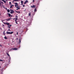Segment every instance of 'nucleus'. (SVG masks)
I'll return each instance as SVG.
<instances>
[{
    "instance_id": "obj_1",
    "label": "nucleus",
    "mask_w": 74,
    "mask_h": 74,
    "mask_svg": "<svg viewBox=\"0 0 74 74\" xmlns=\"http://www.w3.org/2000/svg\"><path fill=\"white\" fill-rule=\"evenodd\" d=\"M14 33V32H6V33L8 34H12V33Z\"/></svg>"
},
{
    "instance_id": "obj_21",
    "label": "nucleus",
    "mask_w": 74,
    "mask_h": 74,
    "mask_svg": "<svg viewBox=\"0 0 74 74\" xmlns=\"http://www.w3.org/2000/svg\"><path fill=\"white\" fill-rule=\"evenodd\" d=\"M21 3H23V1H21Z\"/></svg>"
},
{
    "instance_id": "obj_43",
    "label": "nucleus",
    "mask_w": 74,
    "mask_h": 74,
    "mask_svg": "<svg viewBox=\"0 0 74 74\" xmlns=\"http://www.w3.org/2000/svg\"><path fill=\"white\" fill-rule=\"evenodd\" d=\"M0 68H1V66H0Z\"/></svg>"
},
{
    "instance_id": "obj_18",
    "label": "nucleus",
    "mask_w": 74,
    "mask_h": 74,
    "mask_svg": "<svg viewBox=\"0 0 74 74\" xmlns=\"http://www.w3.org/2000/svg\"><path fill=\"white\" fill-rule=\"evenodd\" d=\"M7 11H8V12H10V10L9 9Z\"/></svg>"
},
{
    "instance_id": "obj_25",
    "label": "nucleus",
    "mask_w": 74,
    "mask_h": 74,
    "mask_svg": "<svg viewBox=\"0 0 74 74\" xmlns=\"http://www.w3.org/2000/svg\"><path fill=\"white\" fill-rule=\"evenodd\" d=\"M3 62V60H2L0 59V62Z\"/></svg>"
},
{
    "instance_id": "obj_19",
    "label": "nucleus",
    "mask_w": 74,
    "mask_h": 74,
    "mask_svg": "<svg viewBox=\"0 0 74 74\" xmlns=\"http://www.w3.org/2000/svg\"><path fill=\"white\" fill-rule=\"evenodd\" d=\"M7 25H10V23H7Z\"/></svg>"
},
{
    "instance_id": "obj_35",
    "label": "nucleus",
    "mask_w": 74,
    "mask_h": 74,
    "mask_svg": "<svg viewBox=\"0 0 74 74\" xmlns=\"http://www.w3.org/2000/svg\"><path fill=\"white\" fill-rule=\"evenodd\" d=\"M0 46H1V47H3V46L2 45H1L0 44Z\"/></svg>"
},
{
    "instance_id": "obj_33",
    "label": "nucleus",
    "mask_w": 74,
    "mask_h": 74,
    "mask_svg": "<svg viewBox=\"0 0 74 74\" xmlns=\"http://www.w3.org/2000/svg\"><path fill=\"white\" fill-rule=\"evenodd\" d=\"M18 32H17V35H18Z\"/></svg>"
},
{
    "instance_id": "obj_26",
    "label": "nucleus",
    "mask_w": 74,
    "mask_h": 74,
    "mask_svg": "<svg viewBox=\"0 0 74 74\" xmlns=\"http://www.w3.org/2000/svg\"><path fill=\"white\" fill-rule=\"evenodd\" d=\"M9 4L10 5H11V2H9Z\"/></svg>"
},
{
    "instance_id": "obj_24",
    "label": "nucleus",
    "mask_w": 74,
    "mask_h": 74,
    "mask_svg": "<svg viewBox=\"0 0 74 74\" xmlns=\"http://www.w3.org/2000/svg\"><path fill=\"white\" fill-rule=\"evenodd\" d=\"M10 8H12V6L11 5V6L10 7Z\"/></svg>"
},
{
    "instance_id": "obj_15",
    "label": "nucleus",
    "mask_w": 74,
    "mask_h": 74,
    "mask_svg": "<svg viewBox=\"0 0 74 74\" xmlns=\"http://www.w3.org/2000/svg\"><path fill=\"white\" fill-rule=\"evenodd\" d=\"M31 15V13H29L28 14L29 16H30Z\"/></svg>"
},
{
    "instance_id": "obj_37",
    "label": "nucleus",
    "mask_w": 74,
    "mask_h": 74,
    "mask_svg": "<svg viewBox=\"0 0 74 74\" xmlns=\"http://www.w3.org/2000/svg\"><path fill=\"white\" fill-rule=\"evenodd\" d=\"M16 10H18V8H17L16 9Z\"/></svg>"
},
{
    "instance_id": "obj_10",
    "label": "nucleus",
    "mask_w": 74,
    "mask_h": 74,
    "mask_svg": "<svg viewBox=\"0 0 74 74\" xmlns=\"http://www.w3.org/2000/svg\"><path fill=\"white\" fill-rule=\"evenodd\" d=\"M19 1V0H13V1H17V2H18V1Z\"/></svg>"
},
{
    "instance_id": "obj_36",
    "label": "nucleus",
    "mask_w": 74,
    "mask_h": 74,
    "mask_svg": "<svg viewBox=\"0 0 74 74\" xmlns=\"http://www.w3.org/2000/svg\"><path fill=\"white\" fill-rule=\"evenodd\" d=\"M12 5V6H14V5Z\"/></svg>"
},
{
    "instance_id": "obj_32",
    "label": "nucleus",
    "mask_w": 74,
    "mask_h": 74,
    "mask_svg": "<svg viewBox=\"0 0 74 74\" xmlns=\"http://www.w3.org/2000/svg\"><path fill=\"white\" fill-rule=\"evenodd\" d=\"M19 42H21V40L20 39H19Z\"/></svg>"
},
{
    "instance_id": "obj_22",
    "label": "nucleus",
    "mask_w": 74,
    "mask_h": 74,
    "mask_svg": "<svg viewBox=\"0 0 74 74\" xmlns=\"http://www.w3.org/2000/svg\"><path fill=\"white\" fill-rule=\"evenodd\" d=\"M7 23H3L4 24H5V25H7Z\"/></svg>"
},
{
    "instance_id": "obj_2",
    "label": "nucleus",
    "mask_w": 74,
    "mask_h": 74,
    "mask_svg": "<svg viewBox=\"0 0 74 74\" xmlns=\"http://www.w3.org/2000/svg\"><path fill=\"white\" fill-rule=\"evenodd\" d=\"M14 4H15V7H18V4L17 3H14Z\"/></svg>"
},
{
    "instance_id": "obj_23",
    "label": "nucleus",
    "mask_w": 74,
    "mask_h": 74,
    "mask_svg": "<svg viewBox=\"0 0 74 74\" xmlns=\"http://www.w3.org/2000/svg\"><path fill=\"white\" fill-rule=\"evenodd\" d=\"M3 1V2H4L5 3H6V1H4V0Z\"/></svg>"
},
{
    "instance_id": "obj_39",
    "label": "nucleus",
    "mask_w": 74,
    "mask_h": 74,
    "mask_svg": "<svg viewBox=\"0 0 74 74\" xmlns=\"http://www.w3.org/2000/svg\"><path fill=\"white\" fill-rule=\"evenodd\" d=\"M21 5H23V3H21Z\"/></svg>"
},
{
    "instance_id": "obj_4",
    "label": "nucleus",
    "mask_w": 74,
    "mask_h": 74,
    "mask_svg": "<svg viewBox=\"0 0 74 74\" xmlns=\"http://www.w3.org/2000/svg\"><path fill=\"white\" fill-rule=\"evenodd\" d=\"M10 11H11V12H10V14H12L13 13H14V10H11Z\"/></svg>"
},
{
    "instance_id": "obj_41",
    "label": "nucleus",
    "mask_w": 74,
    "mask_h": 74,
    "mask_svg": "<svg viewBox=\"0 0 74 74\" xmlns=\"http://www.w3.org/2000/svg\"><path fill=\"white\" fill-rule=\"evenodd\" d=\"M26 11V9H25V10H24L25 11Z\"/></svg>"
},
{
    "instance_id": "obj_8",
    "label": "nucleus",
    "mask_w": 74,
    "mask_h": 74,
    "mask_svg": "<svg viewBox=\"0 0 74 74\" xmlns=\"http://www.w3.org/2000/svg\"><path fill=\"white\" fill-rule=\"evenodd\" d=\"M28 3V1H25V2L24 3V4H26V3Z\"/></svg>"
},
{
    "instance_id": "obj_27",
    "label": "nucleus",
    "mask_w": 74,
    "mask_h": 74,
    "mask_svg": "<svg viewBox=\"0 0 74 74\" xmlns=\"http://www.w3.org/2000/svg\"><path fill=\"white\" fill-rule=\"evenodd\" d=\"M15 17H16V18H18V16H15Z\"/></svg>"
},
{
    "instance_id": "obj_42",
    "label": "nucleus",
    "mask_w": 74,
    "mask_h": 74,
    "mask_svg": "<svg viewBox=\"0 0 74 74\" xmlns=\"http://www.w3.org/2000/svg\"><path fill=\"white\" fill-rule=\"evenodd\" d=\"M3 26H4V25H3Z\"/></svg>"
},
{
    "instance_id": "obj_13",
    "label": "nucleus",
    "mask_w": 74,
    "mask_h": 74,
    "mask_svg": "<svg viewBox=\"0 0 74 74\" xmlns=\"http://www.w3.org/2000/svg\"><path fill=\"white\" fill-rule=\"evenodd\" d=\"M37 11V10H36V8H35V9L34 10V12H36V11Z\"/></svg>"
},
{
    "instance_id": "obj_11",
    "label": "nucleus",
    "mask_w": 74,
    "mask_h": 74,
    "mask_svg": "<svg viewBox=\"0 0 74 74\" xmlns=\"http://www.w3.org/2000/svg\"><path fill=\"white\" fill-rule=\"evenodd\" d=\"M8 15L9 17H10V16H11V14H10V13H8Z\"/></svg>"
},
{
    "instance_id": "obj_38",
    "label": "nucleus",
    "mask_w": 74,
    "mask_h": 74,
    "mask_svg": "<svg viewBox=\"0 0 74 74\" xmlns=\"http://www.w3.org/2000/svg\"><path fill=\"white\" fill-rule=\"evenodd\" d=\"M1 1H4V0H1Z\"/></svg>"
},
{
    "instance_id": "obj_9",
    "label": "nucleus",
    "mask_w": 74,
    "mask_h": 74,
    "mask_svg": "<svg viewBox=\"0 0 74 74\" xmlns=\"http://www.w3.org/2000/svg\"><path fill=\"white\" fill-rule=\"evenodd\" d=\"M7 55H8V56H9L10 58V55L9 54V53H7Z\"/></svg>"
},
{
    "instance_id": "obj_7",
    "label": "nucleus",
    "mask_w": 74,
    "mask_h": 74,
    "mask_svg": "<svg viewBox=\"0 0 74 74\" xmlns=\"http://www.w3.org/2000/svg\"><path fill=\"white\" fill-rule=\"evenodd\" d=\"M10 19H11V18H10L8 19H6L5 20H6V21H10Z\"/></svg>"
},
{
    "instance_id": "obj_28",
    "label": "nucleus",
    "mask_w": 74,
    "mask_h": 74,
    "mask_svg": "<svg viewBox=\"0 0 74 74\" xmlns=\"http://www.w3.org/2000/svg\"><path fill=\"white\" fill-rule=\"evenodd\" d=\"M32 0L33 1V3H34V0Z\"/></svg>"
},
{
    "instance_id": "obj_3",
    "label": "nucleus",
    "mask_w": 74,
    "mask_h": 74,
    "mask_svg": "<svg viewBox=\"0 0 74 74\" xmlns=\"http://www.w3.org/2000/svg\"><path fill=\"white\" fill-rule=\"evenodd\" d=\"M16 19L15 20V22H16V24H18V23H17V21H16L17 20H18V18H14L13 19Z\"/></svg>"
},
{
    "instance_id": "obj_30",
    "label": "nucleus",
    "mask_w": 74,
    "mask_h": 74,
    "mask_svg": "<svg viewBox=\"0 0 74 74\" xmlns=\"http://www.w3.org/2000/svg\"><path fill=\"white\" fill-rule=\"evenodd\" d=\"M23 7H25V5H23Z\"/></svg>"
},
{
    "instance_id": "obj_34",
    "label": "nucleus",
    "mask_w": 74,
    "mask_h": 74,
    "mask_svg": "<svg viewBox=\"0 0 74 74\" xmlns=\"http://www.w3.org/2000/svg\"><path fill=\"white\" fill-rule=\"evenodd\" d=\"M9 26H12V25H10Z\"/></svg>"
},
{
    "instance_id": "obj_29",
    "label": "nucleus",
    "mask_w": 74,
    "mask_h": 74,
    "mask_svg": "<svg viewBox=\"0 0 74 74\" xmlns=\"http://www.w3.org/2000/svg\"><path fill=\"white\" fill-rule=\"evenodd\" d=\"M1 3H2V4H3V2L2 1H1Z\"/></svg>"
},
{
    "instance_id": "obj_5",
    "label": "nucleus",
    "mask_w": 74,
    "mask_h": 74,
    "mask_svg": "<svg viewBox=\"0 0 74 74\" xmlns=\"http://www.w3.org/2000/svg\"><path fill=\"white\" fill-rule=\"evenodd\" d=\"M31 7L32 8H35V7H36V6H35V5H33L32 6H31Z\"/></svg>"
},
{
    "instance_id": "obj_40",
    "label": "nucleus",
    "mask_w": 74,
    "mask_h": 74,
    "mask_svg": "<svg viewBox=\"0 0 74 74\" xmlns=\"http://www.w3.org/2000/svg\"><path fill=\"white\" fill-rule=\"evenodd\" d=\"M18 38H17V40H18Z\"/></svg>"
},
{
    "instance_id": "obj_6",
    "label": "nucleus",
    "mask_w": 74,
    "mask_h": 74,
    "mask_svg": "<svg viewBox=\"0 0 74 74\" xmlns=\"http://www.w3.org/2000/svg\"><path fill=\"white\" fill-rule=\"evenodd\" d=\"M11 49H13V50H17V48H12Z\"/></svg>"
},
{
    "instance_id": "obj_17",
    "label": "nucleus",
    "mask_w": 74,
    "mask_h": 74,
    "mask_svg": "<svg viewBox=\"0 0 74 74\" xmlns=\"http://www.w3.org/2000/svg\"><path fill=\"white\" fill-rule=\"evenodd\" d=\"M4 38H5V39H7V38H8L6 37V36H5L4 37Z\"/></svg>"
},
{
    "instance_id": "obj_31",
    "label": "nucleus",
    "mask_w": 74,
    "mask_h": 74,
    "mask_svg": "<svg viewBox=\"0 0 74 74\" xmlns=\"http://www.w3.org/2000/svg\"><path fill=\"white\" fill-rule=\"evenodd\" d=\"M8 31H10V29H8Z\"/></svg>"
},
{
    "instance_id": "obj_14",
    "label": "nucleus",
    "mask_w": 74,
    "mask_h": 74,
    "mask_svg": "<svg viewBox=\"0 0 74 74\" xmlns=\"http://www.w3.org/2000/svg\"><path fill=\"white\" fill-rule=\"evenodd\" d=\"M16 12H17V13H18V14H20V12H17L16 11Z\"/></svg>"
},
{
    "instance_id": "obj_12",
    "label": "nucleus",
    "mask_w": 74,
    "mask_h": 74,
    "mask_svg": "<svg viewBox=\"0 0 74 74\" xmlns=\"http://www.w3.org/2000/svg\"><path fill=\"white\" fill-rule=\"evenodd\" d=\"M16 8H17L18 9V10H20V8L18 7V6Z\"/></svg>"
},
{
    "instance_id": "obj_16",
    "label": "nucleus",
    "mask_w": 74,
    "mask_h": 74,
    "mask_svg": "<svg viewBox=\"0 0 74 74\" xmlns=\"http://www.w3.org/2000/svg\"><path fill=\"white\" fill-rule=\"evenodd\" d=\"M3 34H4V36H5V31H4V32H3Z\"/></svg>"
},
{
    "instance_id": "obj_20",
    "label": "nucleus",
    "mask_w": 74,
    "mask_h": 74,
    "mask_svg": "<svg viewBox=\"0 0 74 74\" xmlns=\"http://www.w3.org/2000/svg\"><path fill=\"white\" fill-rule=\"evenodd\" d=\"M8 28H9V29H10V26L9 25H8Z\"/></svg>"
}]
</instances>
